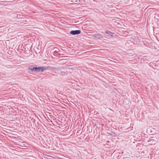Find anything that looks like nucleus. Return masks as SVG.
Returning a JSON list of instances; mask_svg holds the SVG:
<instances>
[{"instance_id":"obj_4","label":"nucleus","mask_w":159,"mask_h":159,"mask_svg":"<svg viewBox=\"0 0 159 159\" xmlns=\"http://www.w3.org/2000/svg\"><path fill=\"white\" fill-rule=\"evenodd\" d=\"M47 70H56V68L55 67L48 66L47 67Z\"/></svg>"},{"instance_id":"obj_2","label":"nucleus","mask_w":159,"mask_h":159,"mask_svg":"<svg viewBox=\"0 0 159 159\" xmlns=\"http://www.w3.org/2000/svg\"><path fill=\"white\" fill-rule=\"evenodd\" d=\"M81 33V31L79 30H72L70 32V33L73 35H78Z\"/></svg>"},{"instance_id":"obj_8","label":"nucleus","mask_w":159,"mask_h":159,"mask_svg":"<svg viewBox=\"0 0 159 159\" xmlns=\"http://www.w3.org/2000/svg\"><path fill=\"white\" fill-rule=\"evenodd\" d=\"M54 53V55H55V54H56L57 53V52H53Z\"/></svg>"},{"instance_id":"obj_5","label":"nucleus","mask_w":159,"mask_h":159,"mask_svg":"<svg viewBox=\"0 0 159 159\" xmlns=\"http://www.w3.org/2000/svg\"><path fill=\"white\" fill-rule=\"evenodd\" d=\"M105 33L110 35L111 36H113V34L114 33L111 32L110 31L108 30H106L105 31Z\"/></svg>"},{"instance_id":"obj_7","label":"nucleus","mask_w":159,"mask_h":159,"mask_svg":"<svg viewBox=\"0 0 159 159\" xmlns=\"http://www.w3.org/2000/svg\"><path fill=\"white\" fill-rule=\"evenodd\" d=\"M58 48H54L52 50V51L53 52H58Z\"/></svg>"},{"instance_id":"obj_1","label":"nucleus","mask_w":159,"mask_h":159,"mask_svg":"<svg viewBox=\"0 0 159 159\" xmlns=\"http://www.w3.org/2000/svg\"><path fill=\"white\" fill-rule=\"evenodd\" d=\"M28 69L29 70L31 71L32 72H40V66L38 67H34L33 66H29Z\"/></svg>"},{"instance_id":"obj_3","label":"nucleus","mask_w":159,"mask_h":159,"mask_svg":"<svg viewBox=\"0 0 159 159\" xmlns=\"http://www.w3.org/2000/svg\"><path fill=\"white\" fill-rule=\"evenodd\" d=\"M93 36L97 39H100L102 38V35L100 34H93Z\"/></svg>"},{"instance_id":"obj_6","label":"nucleus","mask_w":159,"mask_h":159,"mask_svg":"<svg viewBox=\"0 0 159 159\" xmlns=\"http://www.w3.org/2000/svg\"><path fill=\"white\" fill-rule=\"evenodd\" d=\"M47 70V67H40V71L43 72L44 70Z\"/></svg>"},{"instance_id":"obj_9","label":"nucleus","mask_w":159,"mask_h":159,"mask_svg":"<svg viewBox=\"0 0 159 159\" xmlns=\"http://www.w3.org/2000/svg\"><path fill=\"white\" fill-rule=\"evenodd\" d=\"M2 73H1L0 72V76H2Z\"/></svg>"},{"instance_id":"obj_10","label":"nucleus","mask_w":159,"mask_h":159,"mask_svg":"<svg viewBox=\"0 0 159 159\" xmlns=\"http://www.w3.org/2000/svg\"><path fill=\"white\" fill-rule=\"evenodd\" d=\"M43 154V153H42V154H40V156H42V155Z\"/></svg>"}]
</instances>
